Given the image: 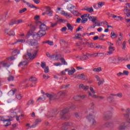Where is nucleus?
<instances>
[{
	"label": "nucleus",
	"mask_w": 130,
	"mask_h": 130,
	"mask_svg": "<svg viewBox=\"0 0 130 130\" xmlns=\"http://www.w3.org/2000/svg\"><path fill=\"white\" fill-rule=\"evenodd\" d=\"M34 40H38L39 39H40V37L38 35V34L34 35L32 36Z\"/></svg>",
	"instance_id": "obj_31"
},
{
	"label": "nucleus",
	"mask_w": 130,
	"mask_h": 130,
	"mask_svg": "<svg viewBox=\"0 0 130 130\" xmlns=\"http://www.w3.org/2000/svg\"><path fill=\"white\" fill-rule=\"evenodd\" d=\"M60 60H61V62L62 63H63V64L65 66H68V63L67 62V61H66V60H64V58H60Z\"/></svg>",
	"instance_id": "obj_43"
},
{
	"label": "nucleus",
	"mask_w": 130,
	"mask_h": 130,
	"mask_svg": "<svg viewBox=\"0 0 130 130\" xmlns=\"http://www.w3.org/2000/svg\"><path fill=\"white\" fill-rule=\"evenodd\" d=\"M112 125H113L112 122H107L104 124V127H110V126H112Z\"/></svg>",
	"instance_id": "obj_20"
},
{
	"label": "nucleus",
	"mask_w": 130,
	"mask_h": 130,
	"mask_svg": "<svg viewBox=\"0 0 130 130\" xmlns=\"http://www.w3.org/2000/svg\"><path fill=\"white\" fill-rule=\"evenodd\" d=\"M74 8H75V6H73V5H72V4H69L67 6L68 10H73V9H74Z\"/></svg>",
	"instance_id": "obj_40"
},
{
	"label": "nucleus",
	"mask_w": 130,
	"mask_h": 130,
	"mask_svg": "<svg viewBox=\"0 0 130 130\" xmlns=\"http://www.w3.org/2000/svg\"><path fill=\"white\" fill-rule=\"evenodd\" d=\"M79 88L83 89V90H84V91H87V90L89 89V86L88 85L84 86V84H80L79 85Z\"/></svg>",
	"instance_id": "obj_19"
},
{
	"label": "nucleus",
	"mask_w": 130,
	"mask_h": 130,
	"mask_svg": "<svg viewBox=\"0 0 130 130\" xmlns=\"http://www.w3.org/2000/svg\"><path fill=\"white\" fill-rule=\"evenodd\" d=\"M123 116L124 117H125V118H126V120L128 119L129 118V114L128 113L123 114Z\"/></svg>",
	"instance_id": "obj_51"
},
{
	"label": "nucleus",
	"mask_w": 130,
	"mask_h": 130,
	"mask_svg": "<svg viewBox=\"0 0 130 130\" xmlns=\"http://www.w3.org/2000/svg\"><path fill=\"white\" fill-rule=\"evenodd\" d=\"M79 59L81 60H86L88 59H89V56L88 54H86V55H83V56H77Z\"/></svg>",
	"instance_id": "obj_13"
},
{
	"label": "nucleus",
	"mask_w": 130,
	"mask_h": 130,
	"mask_svg": "<svg viewBox=\"0 0 130 130\" xmlns=\"http://www.w3.org/2000/svg\"><path fill=\"white\" fill-rule=\"evenodd\" d=\"M73 99L75 101H80V100H81V97H80V95H76L73 98Z\"/></svg>",
	"instance_id": "obj_41"
},
{
	"label": "nucleus",
	"mask_w": 130,
	"mask_h": 130,
	"mask_svg": "<svg viewBox=\"0 0 130 130\" xmlns=\"http://www.w3.org/2000/svg\"><path fill=\"white\" fill-rule=\"evenodd\" d=\"M22 97H23V96H22V94L20 93H17L16 95V98L18 100H21L22 99Z\"/></svg>",
	"instance_id": "obj_38"
},
{
	"label": "nucleus",
	"mask_w": 130,
	"mask_h": 130,
	"mask_svg": "<svg viewBox=\"0 0 130 130\" xmlns=\"http://www.w3.org/2000/svg\"><path fill=\"white\" fill-rule=\"evenodd\" d=\"M75 115L76 117H81L82 116V114L80 113H75Z\"/></svg>",
	"instance_id": "obj_61"
},
{
	"label": "nucleus",
	"mask_w": 130,
	"mask_h": 130,
	"mask_svg": "<svg viewBox=\"0 0 130 130\" xmlns=\"http://www.w3.org/2000/svg\"><path fill=\"white\" fill-rule=\"evenodd\" d=\"M45 96L49 98V100H52V99L53 98V95L48 93H46Z\"/></svg>",
	"instance_id": "obj_35"
},
{
	"label": "nucleus",
	"mask_w": 130,
	"mask_h": 130,
	"mask_svg": "<svg viewBox=\"0 0 130 130\" xmlns=\"http://www.w3.org/2000/svg\"><path fill=\"white\" fill-rule=\"evenodd\" d=\"M5 33L9 36H15V32H14V31L12 30H9L8 29H6L5 30Z\"/></svg>",
	"instance_id": "obj_12"
},
{
	"label": "nucleus",
	"mask_w": 130,
	"mask_h": 130,
	"mask_svg": "<svg viewBox=\"0 0 130 130\" xmlns=\"http://www.w3.org/2000/svg\"><path fill=\"white\" fill-rule=\"evenodd\" d=\"M23 20H22L21 19L15 21V24H21V23H23Z\"/></svg>",
	"instance_id": "obj_58"
},
{
	"label": "nucleus",
	"mask_w": 130,
	"mask_h": 130,
	"mask_svg": "<svg viewBox=\"0 0 130 130\" xmlns=\"http://www.w3.org/2000/svg\"><path fill=\"white\" fill-rule=\"evenodd\" d=\"M40 28L41 30L44 31L45 32L47 30V26L44 24H42L40 25Z\"/></svg>",
	"instance_id": "obj_17"
},
{
	"label": "nucleus",
	"mask_w": 130,
	"mask_h": 130,
	"mask_svg": "<svg viewBox=\"0 0 130 130\" xmlns=\"http://www.w3.org/2000/svg\"><path fill=\"white\" fill-rule=\"evenodd\" d=\"M67 26L68 28V30H70V31H71V32H73L74 27L73 26H72V25H71V24H70V23H67Z\"/></svg>",
	"instance_id": "obj_33"
},
{
	"label": "nucleus",
	"mask_w": 130,
	"mask_h": 130,
	"mask_svg": "<svg viewBox=\"0 0 130 130\" xmlns=\"http://www.w3.org/2000/svg\"><path fill=\"white\" fill-rule=\"evenodd\" d=\"M104 2H99L98 3V5L99 6V8H102V7H103L104 6Z\"/></svg>",
	"instance_id": "obj_53"
},
{
	"label": "nucleus",
	"mask_w": 130,
	"mask_h": 130,
	"mask_svg": "<svg viewBox=\"0 0 130 130\" xmlns=\"http://www.w3.org/2000/svg\"><path fill=\"white\" fill-rule=\"evenodd\" d=\"M7 80L9 82H11V81H14V80H15V77H14L13 76H10L9 77H8Z\"/></svg>",
	"instance_id": "obj_44"
},
{
	"label": "nucleus",
	"mask_w": 130,
	"mask_h": 130,
	"mask_svg": "<svg viewBox=\"0 0 130 130\" xmlns=\"http://www.w3.org/2000/svg\"><path fill=\"white\" fill-rule=\"evenodd\" d=\"M46 99V97L43 96V98L39 97L37 101H39L40 102H41V101H44Z\"/></svg>",
	"instance_id": "obj_42"
},
{
	"label": "nucleus",
	"mask_w": 130,
	"mask_h": 130,
	"mask_svg": "<svg viewBox=\"0 0 130 130\" xmlns=\"http://www.w3.org/2000/svg\"><path fill=\"white\" fill-rule=\"evenodd\" d=\"M95 115L92 114H89V115L87 116V119L89 122H92V124L93 125H95L96 124V120H95Z\"/></svg>",
	"instance_id": "obj_3"
},
{
	"label": "nucleus",
	"mask_w": 130,
	"mask_h": 130,
	"mask_svg": "<svg viewBox=\"0 0 130 130\" xmlns=\"http://www.w3.org/2000/svg\"><path fill=\"white\" fill-rule=\"evenodd\" d=\"M44 72L45 73V74H47L48 73H49V68H48V67H46L45 69H44Z\"/></svg>",
	"instance_id": "obj_57"
},
{
	"label": "nucleus",
	"mask_w": 130,
	"mask_h": 130,
	"mask_svg": "<svg viewBox=\"0 0 130 130\" xmlns=\"http://www.w3.org/2000/svg\"><path fill=\"white\" fill-rule=\"evenodd\" d=\"M88 21V18H82L81 23L82 24H85Z\"/></svg>",
	"instance_id": "obj_47"
},
{
	"label": "nucleus",
	"mask_w": 130,
	"mask_h": 130,
	"mask_svg": "<svg viewBox=\"0 0 130 130\" xmlns=\"http://www.w3.org/2000/svg\"><path fill=\"white\" fill-rule=\"evenodd\" d=\"M54 20L56 23H58V22H62V19H60V17L57 15H55Z\"/></svg>",
	"instance_id": "obj_16"
},
{
	"label": "nucleus",
	"mask_w": 130,
	"mask_h": 130,
	"mask_svg": "<svg viewBox=\"0 0 130 130\" xmlns=\"http://www.w3.org/2000/svg\"><path fill=\"white\" fill-rule=\"evenodd\" d=\"M67 124V126H73L74 125V124L72 122H66Z\"/></svg>",
	"instance_id": "obj_62"
},
{
	"label": "nucleus",
	"mask_w": 130,
	"mask_h": 130,
	"mask_svg": "<svg viewBox=\"0 0 130 130\" xmlns=\"http://www.w3.org/2000/svg\"><path fill=\"white\" fill-rule=\"evenodd\" d=\"M124 14L129 12V8L128 7V5H127V3L125 4V8L124 9Z\"/></svg>",
	"instance_id": "obj_23"
},
{
	"label": "nucleus",
	"mask_w": 130,
	"mask_h": 130,
	"mask_svg": "<svg viewBox=\"0 0 130 130\" xmlns=\"http://www.w3.org/2000/svg\"><path fill=\"white\" fill-rule=\"evenodd\" d=\"M11 66L10 63L7 62L5 61H2L0 62V69H2V67H4V68H9Z\"/></svg>",
	"instance_id": "obj_8"
},
{
	"label": "nucleus",
	"mask_w": 130,
	"mask_h": 130,
	"mask_svg": "<svg viewBox=\"0 0 130 130\" xmlns=\"http://www.w3.org/2000/svg\"><path fill=\"white\" fill-rule=\"evenodd\" d=\"M4 126H9V125H11L12 120L11 119H6L4 120Z\"/></svg>",
	"instance_id": "obj_14"
},
{
	"label": "nucleus",
	"mask_w": 130,
	"mask_h": 130,
	"mask_svg": "<svg viewBox=\"0 0 130 130\" xmlns=\"http://www.w3.org/2000/svg\"><path fill=\"white\" fill-rule=\"evenodd\" d=\"M94 23L95 24L96 26H98L99 27H100V26H101V25L100 24V22L99 21V20H96Z\"/></svg>",
	"instance_id": "obj_63"
},
{
	"label": "nucleus",
	"mask_w": 130,
	"mask_h": 130,
	"mask_svg": "<svg viewBox=\"0 0 130 130\" xmlns=\"http://www.w3.org/2000/svg\"><path fill=\"white\" fill-rule=\"evenodd\" d=\"M33 103H34V101H33L32 100H30L27 102L26 104L27 105H32Z\"/></svg>",
	"instance_id": "obj_56"
},
{
	"label": "nucleus",
	"mask_w": 130,
	"mask_h": 130,
	"mask_svg": "<svg viewBox=\"0 0 130 130\" xmlns=\"http://www.w3.org/2000/svg\"><path fill=\"white\" fill-rule=\"evenodd\" d=\"M112 117V112L108 111L104 115V119L105 120H108V119H110Z\"/></svg>",
	"instance_id": "obj_4"
},
{
	"label": "nucleus",
	"mask_w": 130,
	"mask_h": 130,
	"mask_svg": "<svg viewBox=\"0 0 130 130\" xmlns=\"http://www.w3.org/2000/svg\"><path fill=\"white\" fill-rule=\"evenodd\" d=\"M10 116H8L10 118H14L17 116V113L14 112L13 110L11 109L9 111Z\"/></svg>",
	"instance_id": "obj_11"
},
{
	"label": "nucleus",
	"mask_w": 130,
	"mask_h": 130,
	"mask_svg": "<svg viewBox=\"0 0 130 130\" xmlns=\"http://www.w3.org/2000/svg\"><path fill=\"white\" fill-rule=\"evenodd\" d=\"M17 42H21V43H25V40H23V39H19L16 42H15L14 43L11 44L12 45H14V44H16V43H17Z\"/></svg>",
	"instance_id": "obj_32"
},
{
	"label": "nucleus",
	"mask_w": 130,
	"mask_h": 130,
	"mask_svg": "<svg viewBox=\"0 0 130 130\" xmlns=\"http://www.w3.org/2000/svg\"><path fill=\"white\" fill-rule=\"evenodd\" d=\"M86 45H87V47H90L91 48H93V47H94V45L92 43H89L87 42L86 43Z\"/></svg>",
	"instance_id": "obj_37"
},
{
	"label": "nucleus",
	"mask_w": 130,
	"mask_h": 130,
	"mask_svg": "<svg viewBox=\"0 0 130 130\" xmlns=\"http://www.w3.org/2000/svg\"><path fill=\"white\" fill-rule=\"evenodd\" d=\"M38 35L40 37V38L43 37V36L46 35V32L41 30L38 32Z\"/></svg>",
	"instance_id": "obj_18"
},
{
	"label": "nucleus",
	"mask_w": 130,
	"mask_h": 130,
	"mask_svg": "<svg viewBox=\"0 0 130 130\" xmlns=\"http://www.w3.org/2000/svg\"><path fill=\"white\" fill-rule=\"evenodd\" d=\"M76 72V69H73L71 70H69L68 71V74L69 75V76H72V75H73L74 73Z\"/></svg>",
	"instance_id": "obj_34"
},
{
	"label": "nucleus",
	"mask_w": 130,
	"mask_h": 130,
	"mask_svg": "<svg viewBox=\"0 0 130 130\" xmlns=\"http://www.w3.org/2000/svg\"><path fill=\"white\" fill-rule=\"evenodd\" d=\"M46 15L49 16V17H52V14L53 13V11L50 9V7H46Z\"/></svg>",
	"instance_id": "obj_10"
},
{
	"label": "nucleus",
	"mask_w": 130,
	"mask_h": 130,
	"mask_svg": "<svg viewBox=\"0 0 130 130\" xmlns=\"http://www.w3.org/2000/svg\"><path fill=\"white\" fill-rule=\"evenodd\" d=\"M45 43H47V44H48V45H50V46H52V45H53V42L51 41L48 40L43 42V44H45Z\"/></svg>",
	"instance_id": "obj_27"
},
{
	"label": "nucleus",
	"mask_w": 130,
	"mask_h": 130,
	"mask_svg": "<svg viewBox=\"0 0 130 130\" xmlns=\"http://www.w3.org/2000/svg\"><path fill=\"white\" fill-rule=\"evenodd\" d=\"M104 83V80H99V82H98V86H100L101 85H102Z\"/></svg>",
	"instance_id": "obj_64"
},
{
	"label": "nucleus",
	"mask_w": 130,
	"mask_h": 130,
	"mask_svg": "<svg viewBox=\"0 0 130 130\" xmlns=\"http://www.w3.org/2000/svg\"><path fill=\"white\" fill-rule=\"evenodd\" d=\"M126 128L125 123L123 122L118 127V130H124Z\"/></svg>",
	"instance_id": "obj_15"
},
{
	"label": "nucleus",
	"mask_w": 130,
	"mask_h": 130,
	"mask_svg": "<svg viewBox=\"0 0 130 130\" xmlns=\"http://www.w3.org/2000/svg\"><path fill=\"white\" fill-rule=\"evenodd\" d=\"M29 81L30 82H35L36 81H37V79L36 77H34L33 76H31L30 78H29Z\"/></svg>",
	"instance_id": "obj_45"
},
{
	"label": "nucleus",
	"mask_w": 130,
	"mask_h": 130,
	"mask_svg": "<svg viewBox=\"0 0 130 130\" xmlns=\"http://www.w3.org/2000/svg\"><path fill=\"white\" fill-rule=\"evenodd\" d=\"M93 72H95L96 73H99V72H101L102 71V68L101 67H99L98 68H94L92 70Z\"/></svg>",
	"instance_id": "obj_30"
},
{
	"label": "nucleus",
	"mask_w": 130,
	"mask_h": 130,
	"mask_svg": "<svg viewBox=\"0 0 130 130\" xmlns=\"http://www.w3.org/2000/svg\"><path fill=\"white\" fill-rule=\"evenodd\" d=\"M27 11V8H23V9L19 11L20 14H23V13H25Z\"/></svg>",
	"instance_id": "obj_60"
},
{
	"label": "nucleus",
	"mask_w": 130,
	"mask_h": 130,
	"mask_svg": "<svg viewBox=\"0 0 130 130\" xmlns=\"http://www.w3.org/2000/svg\"><path fill=\"white\" fill-rule=\"evenodd\" d=\"M41 121H42V120H41V119L38 118V119H36L35 122L30 127V128H31L32 127H33V128L36 127V126H37V125H38V124H39V123H40V122H41Z\"/></svg>",
	"instance_id": "obj_7"
},
{
	"label": "nucleus",
	"mask_w": 130,
	"mask_h": 130,
	"mask_svg": "<svg viewBox=\"0 0 130 130\" xmlns=\"http://www.w3.org/2000/svg\"><path fill=\"white\" fill-rule=\"evenodd\" d=\"M70 109H71V108H66L60 111V116L61 119L64 120H69L70 119L69 116H66V114H68L70 112Z\"/></svg>",
	"instance_id": "obj_1"
},
{
	"label": "nucleus",
	"mask_w": 130,
	"mask_h": 130,
	"mask_svg": "<svg viewBox=\"0 0 130 130\" xmlns=\"http://www.w3.org/2000/svg\"><path fill=\"white\" fill-rule=\"evenodd\" d=\"M61 14L63 15V16H65V17H68L69 18H72V15L71 14L68 13V12H66L65 11H62L61 12Z\"/></svg>",
	"instance_id": "obj_21"
},
{
	"label": "nucleus",
	"mask_w": 130,
	"mask_h": 130,
	"mask_svg": "<svg viewBox=\"0 0 130 130\" xmlns=\"http://www.w3.org/2000/svg\"><path fill=\"white\" fill-rule=\"evenodd\" d=\"M84 11H87L88 13H92V12H94L92 7L84 8Z\"/></svg>",
	"instance_id": "obj_29"
},
{
	"label": "nucleus",
	"mask_w": 130,
	"mask_h": 130,
	"mask_svg": "<svg viewBox=\"0 0 130 130\" xmlns=\"http://www.w3.org/2000/svg\"><path fill=\"white\" fill-rule=\"evenodd\" d=\"M58 96H64L66 95V93L63 91H59L58 93Z\"/></svg>",
	"instance_id": "obj_55"
},
{
	"label": "nucleus",
	"mask_w": 130,
	"mask_h": 130,
	"mask_svg": "<svg viewBox=\"0 0 130 130\" xmlns=\"http://www.w3.org/2000/svg\"><path fill=\"white\" fill-rule=\"evenodd\" d=\"M108 61L111 63H115L116 62V58L113 57H110L108 59Z\"/></svg>",
	"instance_id": "obj_22"
},
{
	"label": "nucleus",
	"mask_w": 130,
	"mask_h": 130,
	"mask_svg": "<svg viewBox=\"0 0 130 130\" xmlns=\"http://www.w3.org/2000/svg\"><path fill=\"white\" fill-rule=\"evenodd\" d=\"M58 57V55L55 54H52L50 57V59H52V58H57Z\"/></svg>",
	"instance_id": "obj_52"
},
{
	"label": "nucleus",
	"mask_w": 130,
	"mask_h": 130,
	"mask_svg": "<svg viewBox=\"0 0 130 130\" xmlns=\"http://www.w3.org/2000/svg\"><path fill=\"white\" fill-rule=\"evenodd\" d=\"M28 61L26 60H24L22 61H21L19 64H18V67H21V66H28Z\"/></svg>",
	"instance_id": "obj_24"
},
{
	"label": "nucleus",
	"mask_w": 130,
	"mask_h": 130,
	"mask_svg": "<svg viewBox=\"0 0 130 130\" xmlns=\"http://www.w3.org/2000/svg\"><path fill=\"white\" fill-rule=\"evenodd\" d=\"M28 6L29 8H32V9H36L37 10L38 9V7L34 6L33 4H30L29 3H28Z\"/></svg>",
	"instance_id": "obj_39"
},
{
	"label": "nucleus",
	"mask_w": 130,
	"mask_h": 130,
	"mask_svg": "<svg viewBox=\"0 0 130 130\" xmlns=\"http://www.w3.org/2000/svg\"><path fill=\"white\" fill-rule=\"evenodd\" d=\"M108 49L109 51H112L113 52V51L115 50V47L112 46H109Z\"/></svg>",
	"instance_id": "obj_48"
},
{
	"label": "nucleus",
	"mask_w": 130,
	"mask_h": 130,
	"mask_svg": "<svg viewBox=\"0 0 130 130\" xmlns=\"http://www.w3.org/2000/svg\"><path fill=\"white\" fill-rule=\"evenodd\" d=\"M111 38H112V39H115V38H117V35H116L113 31L111 32Z\"/></svg>",
	"instance_id": "obj_25"
},
{
	"label": "nucleus",
	"mask_w": 130,
	"mask_h": 130,
	"mask_svg": "<svg viewBox=\"0 0 130 130\" xmlns=\"http://www.w3.org/2000/svg\"><path fill=\"white\" fill-rule=\"evenodd\" d=\"M88 96L93 98V99H101V100H103L105 97L102 96H98L96 94H92L90 91L88 92Z\"/></svg>",
	"instance_id": "obj_6"
},
{
	"label": "nucleus",
	"mask_w": 130,
	"mask_h": 130,
	"mask_svg": "<svg viewBox=\"0 0 130 130\" xmlns=\"http://www.w3.org/2000/svg\"><path fill=\"white\" fill-rule=\"evenodd\" d=\"M61 129L66 130L68 129V125L67 122L63 123L61 126Z\"/></svg>",
	"instance_id": "obj_26"
},
{
	"label": "nucleus",
	"mask_w": 130,
	"mask_h": 130,
	"mask_svg": "<svg viewBox=\"0 0 130 130\" xmlns=\"http://www.w3.org/2000/svg\"><path fill=\"white\" fill-rule=\"evenodd\" d=\"M75 78L77 79H80V80H84L85 81H88V79L84 74H79Z\"/></svg>",
	"instance_id": "obj_9"
},
{
	"label": "nucleus",
	"mask_w": 130,
	"mask_h": 130,
	"mask_svg": "<svg viewBox=\"0 0 130 130\" xmlns=\"http://www.w3.org/2000/svg\"><path fill=\"white\" fill-rule=\"evenodd\" d=\"M38 51L39 50L35 51L32 55L31 53L27 52L26 55H24L23 58L25 59H28V58H29V59H34V58H36V57H37V53H38Z\"/></svg>",
	"instance_id": "obj_2"
},
{
	"label": "nucleus",
	"mask_w": 130,
	"mask_h": 130,
	"mask_svg": "<svg viewBox=\"0 0 130 130\" xmlns=\"http://www.w3.org/2000/svg\"><path fill=\"white\" fill-rule=\"evenodd\" d=\"M122 45V49H123V50H125V47L126 46V42L124 41Z\"/></svg>",
	"instance_id": "obj_46"
},
{
	"label": "nucleus",
	"mask_w": 130,
	"mask_h": 130,
	"mask_svg": "<svg viewBox=\"0 0 130 130\" xmlns=\"http://www.w3.org/2000/svg\"><path fill=\"white\" fill-rule=\"evenodd\" d=\"M60 44L62 45H66V44H67V42H66V41H64V40H60Z\"/></svg>",
	"instance_id": "obj_59"
},
{
	"label": "nucleus",
	"mask_w": 130,
	"mask_h": 130,
	"mask_svg": "<svg viewBox=\"0 0 130 130\" xmlns=\"http://www.w3.org/2000/svg\"><path fill=\"white\" fill-rule=\"evenodd\" d=\"M89 90L90 91H88V93H89V92H90L92 95H95V94H96V91H95V90H94V88H93L92 86H90L89 87Z\"/></svg>",
	"instance_id": "obj_28"
},
{
	"label": "nucleus",
	"mask_w": 130,
	"mask_h": 130,
	"mask_svg": "<svg viewBox=\"0 0 130 130\" xmlns=\"http://www.w3.org/2000/svg\"><path fill=\"white\" fill-rule=\"evenodd\" d=\"M26 42L28 45H30L31 46H36V45H38V42H37V40H28Z\"/></svg>",
	"instance_id": "obj_5"
},
{
	"label": "nucleus",
	"mask_w": 130,
	"mask_h": 130,
	"mask_svg": "<svg viewBox=\"0 0 130 130\" xmlns=\"http://www.w3.org/2000/svg\"><path fill=\"white\" fill-rule=\"evenodd\" d=\"M41 67L42 69H44V68H46V63L45 62H41Z\"/></svg>",
	"instance_id": "obj_54"
},
{
	"label": "nucleus",
	"mask_w": 130,
	"mask_h": 130,
	"mask_svg": "<svg viewBox=\"0 0 130 130\" xmlns=\"http://www.w3.org/2000/svg\"><path fill=\"white\" fill-rule=\"evenodd\" d=\"M112 17L114 18V19H116V20H122V17L120 16H117L116 15H112Z\"/></svg>",
	"instance_id": "obj_36"
},
{
	"label": "nucleus",
	"mask_w": 130,
	"mask_h": 130,
	"mask_svg": "<svg viewBox=\"0 0 130 130\" xmlns=\"http://www.w3.org/2000/svg\"><path fill=\"white\" fill-rule=\"evenodd\" d=\"M89 16H90L89 14H83V15H81V19H83V18H86V17L89 18Z\"/></svg>",
	"instance_id": "obj_50"
},
{
	"label": "nucleus",
	"mask_w": 130,
	"mask_h": 130,
	"mask_svg": "<svg viewBox=\"0 0 130 130\" xmlns=\"http://www.w3.org/2000/svg\"><path fill=\"white\" fill-rule=\"evenodd\" d=\"M123 76H128L129 72L126 70H124L123 71Z\"/></svg>",
	"instance_id": "obj_49"
}]
</instances>
